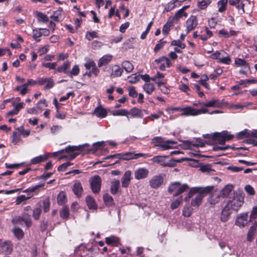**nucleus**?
I'll use <instances>...</instances> for the list:
<instances>
[{"mask_svg":"<svg viewBox=\"0 0 257 257\" xmlns=\"http://www.w3.org/2000/svg\"><path fill=\"white\" fill-rule=\"evenodd\" d=\"M244 194L240 192H234L232 197L229 198L222 208L220 219L223 222H227L232 211L237 212L244 203Z\"/></svg>","mask_w":257,"mask_h":257,"instance_id":"nucleus-1","label":"nucleus"},{"mask_svg":"<svg viewBox=\"0 0 257 257\" xmlns=\"http://www.w3.org/2000/svg\"><path fill=\"white\" fill-rule=\"evenodd\" d=\"M89 146V145L88 144H85L82 145H79L78 146H69L66 148L65 152L66 154L62 155L60 158L59 159H62L66 158L68 160H73L74 159L78 154L79 151L81 152L84 150L85 148ZM64 153V150H61L57 152H54L52 154L53 156H56L57 154L63 153Z\"/></svg>","mask_w":257,"mask_h":257,"instance_id":"nucleus-2","label":"nucleus"},{"mask_svg":"<svg viewBox=\"0 0 257 257\" xmlns=\"http://www.w3.org/2000/svg\"><path fill=\"white\" fill-rule=\"evenodd\" d=\"M189 187L186 184H182L180 182H176L172 183L168 188V191L177 196L189 189Z\"/></svg>","mask_w":257,"mask_h":257,"instance_id":"nucleus-3","label":"nucleus"},{"mask_svg":"<svg viewBox=\"0 0 257 257\" xmlns=\"http://www.w3.org/2000/svg\"><path fill=\"white\" fill-rule=\"evenodd\" d=\"M213 189L212 186H206L203 187L199 192L196 197L191 201V205L194 207H198L202 203V200L205 196L210 192Z\"/></svg>","mask_w":257,"mask_h":257,"instance_id":"nucleus-4","label":"nucleus"},{"mask_svg":"<svg viewBox=\"0 0 257 257\" xmlns=\"http://www.w3.org/2000/svg\"><path fill=\"white\" fill-rule=\"evenodd\" d=\"M182 116H196L201 114H205L208 112V109L206 108L196 109L192 107H186L182 108Z\"/></svg>","mask_w":257,"mask_h":257,"instance_id":"nucleus-5","label":"nucleus"},{"mask_svg":"<svg viewBox=\"0 0 257 257\" xmlns=\"http://www.w3.org/2000/svg\"><path fill=\"white\" fill-rule=\"evenodd\" d=\"M13 248L14 245L11 241L0 238V254H10Z\"/></svg>","mask_w":257,"mask_h":257,"instance_id":"nucleus-6","label":"nucleus"},{"mask_svg":"<svg viewBox=\"0 0 257 257\" xmlns=\"http://www.w3.org/2000/svg\"><path fill=\"white\" fill-rule=\"evenodd\" d=\"M211 186L213 187V189L208 193L209 196L207 198V201L212 206H214L220 202L221 196L217 190L214 189V186Z\"/></svg>","mask_w":257,"mask_h":257,"instance_id":"nucleus-7","label":"nucleus"},{"mask_svg":"<svg viewBox=\"0 0 257 257\" xmlns=\"http://www.w3.org/2000/svg\"><path fill=\"white\" fill-rule=\"evenodd\" d=\"M44 186V184H39L38 185L35 186L34 187H32L31 188H30L28 189H27L25 192L28 193V195H20L17 197V204H20L22 202L26 200L27 199H29L31 198L33 195L31 194L30 193L35 192L38 190L39 188L43 187Z\"/></svg>","mask_w":257,"mask_h":257,"instance_id":"nucleus-8","label":"nucleus"},{"mask_svg":"<svg viewBox=\"0 0 257 257\" xmlns=\"http://www.w3.org/2000/svg\"><path fill=\"white\" fill-rule=\"evenodd\" d=\"M91 190L94 193H98L100 191L101 179L98 175L91 177L89 180Z\"/></svg>","mask_w":257,"mask_h":257,"instance_id":"nucleus-9","label":"nucleus"},{"mask_svg":"<svg viewBox=\"0 0 257 257\" xmlns=\"http://www.w3.org/2000/svg\"><path fill=\"white\" fill-rule=\"evenodd\" d=\"M227 104L223 100H220L219 99H211L207 102H200L198 103L201 106L206 107H215L220 108L223 105Z\"/></svg>","mask_w":257,"mask_h":257,"instance_id":"nucleus-10","label":"nucleus"},{"mask_svg":"<svg viewBox=\"0 0 257 257\" xmlns=\"http://www.w3.org/2000/svg\"><path fill=\"white\" fill-rule=\"evenodd\" d=\"M155 62L161 70H164L166 67H170L172 66V63L169 58L164 56L155 60Z\"/></svg>","mask_w":257,"mask_h":257,"instance_id":"nucleus-11","label":"nucleus"},{"mask_svg":"<svg viewBox=\"0 0 257 257\" xmlns=\"http://www.w3.org/2000/svg\"><path fill=\"white\" fill-rule=\"evenodd\" d=\"M187 34L193 30L198 25V20L195 16H191L186 23Z\"/></svg>","mask_w":257,"mask_h":257,"instance_id":"nucleus-12","label":"nucleus"},{"mask_svg":"<svg viewBox=\"0 0 257 257\" xmlns=\"http://www.w3.org/2000/svg\"><path fill=\"white\" fill-rule=\"evenodd\" d=\"M142 157L147 158L149 157V155L146 154H134L133 153L128 152L124 154H122L121 160L128 161L132 159H137Z\"/></svg>","mask_w":257,"mask_h":257,"instance_id":"nucleus-13","label":"nucleus"},{"mask_svg":"<svg viewBox=\"0 0 257 257\" xmlns=\"http://www.w3.org/2000/svg\"><path fill=\"white\" fill-rule=\"evenodd\" d=\"M247 213H242L238 215L235 221V224L239 227H244L247 223Z\"/></svg>","mask_w":257,"mask_h":257,"instance_id":"nucleus-14","label":"nucleus"},{"mask_svg":"<svg viewBox=\"0 0 257 257\" xmlns=\"http://www.w3.org/2000/svg\"><path fill=\"white\" fill-rule=\"evenodd\" d=\"M149 171L148 169L144 168H139L134 172L135 178L137 180H141L147 177Z\"/></svg>","mask_w":257,"mask_h":257,"instance_id":"nucleus-15","label":"nucleus"},{"mask_svg":"<svg viewBox=\"0 0 257 257\" xmlns=\"http://www.w3.org/2000/svg\"><path fill=\"white\" fill-rule=\"evenodd\" d=\"M132 179V172L130 170L125 171L121 178V186L123 188H127L130 184Z\"/></svg>","mask_w":257,"mask_h":257,"instance_id":"nucleus-16","label":"nucleus"},{"mask_svg":"<svg viewBox=\"0 0 257 257\" xmlns=\"http://www.w3.org/2000/svg\"><path fill=\"white\" fill-rule=\"evenodd\" d=\"M163 183V178L161 175L155 176L150 181V185L153 188H158Z\"/></svg>","mask_w":257,"mask_h":257,"instance_id":"nucleus-17","label":"nucleus"},{"mask_svg":"<svg viewBox=\"0 0 257 257\" xmlns=\"http://www.w3.org/2000/svg\"><path fill=\"white\" fill-rule=\"evenodd\" d=\"M206 136L208 138H212L214 141L218 142L220 145H223L226 142L222 133H215L213 134H207Z\"/></svg>","mask_w":257,"mask_h":257,"instance_id":"nucleus-18","label":"nucleus"},{"mask_svg":"<svg viewBox=\"0 0 257 257\" xmlns=\"http://www.w3.org/2000/svg\"><path fill=\"white\" fill-rule=\"evenodd\" d=\"M167 157L166 156H157L153 157L151 160L154 163L160 164L163 167L170 166V163L165 161V158Z\"/></svg>","mask_w":257,"mask_h":257,"instance_id":"nucleus-19","label":"nucleus"},{"mask_svg":"<svg viewBox=\"0 0 257 257\" xmlns=\"http://www.w3.org/2000/svg\"><path fill=\"white\" fill-rule=\"evenodd\" d=\"M233 186L231 184L225 185L220 191L219 193L222 198H227L233 189Z\"/></svg>","mask_w":257,"mask_h":257,"instance_id":"nucleus-20","label":"nucleus"},{"mask_svg":"<svg viewBox=\"0 0 257 257\" xmlns=\"http://www.w3.org/2000/svg\"><path fill=\"white\" fill-rule=\"evenodd\" d=\"M38 83L39 85H42L46 84L45 87V89H48L52 88L54 86V82L51 78H40L38 79Z\"/></svg>","mask_w":257,"mask_h":257,"instance_id":"nucleus-21","label":"nucleus"},{"mask_svg":"<svg viewBox=\"0 0 257 257\" xmlns=\"http://www.w3.org/2000/svg\"><path fill=\"white\" fill-rule=\"evenodd\" d=\"M73 191L77 197H80L83 193V188L79 181H76L73 185Z\"/></svg>","mask_w":257,"mask_h":257,"instance_id":"nucleus-22","label":"nucleus"},{"mask_svg":"<svg viewBox=\"0 0 257 257\" xmlns=\"http://www.w3.org/2000/svg\"><path fill=\"white\" fill-rule=\"evenodd\" d=\"M257 226L255 224L250 227L246 236V239L248 241H252L254 239L256 233Z\"/></svg>","mask_w":257,"mask_h":257,"instance_id":"nucleus-23","label":"nucleus"},{"mask_svg":"<svg viewBox=\"0 0 257 257\" xmlns=\"http://www.w3.org/2000/svg\"><path fill=\"white\" fill-rule=\"evenodd\" d=\"M112 56L111 55H105L102 57L98 62V66L101 67L103 66H105L108 64L112 60Z\"/></svg>","mask_w":257,"mask_h":257,"instance_id":"nucleus-24","label":"nucleus"},{"mask_svg":"<svg viewBox=\"0 0 257 257\" xmlns=\"http://www.w3.org/2000/svg\"><path fill=\"white\" fill-rule=\"evenodd\" d=\"M105 242L107 244L117 246L119 244V239L115 236H110L105 238Z\"/></svg>","mask_w":257,"mask_h":257,"instance_id":"nucleus-25","label":"nucleus"},{"mask_svg":"<svg viewBox=\"0 0 257 257\" xmlns=\"http://www.w3.org/2000/svg\"><path fill=\"white\" fill-rule=\"evenodd\" d=\"M238 33L239 31H235L233 30H230L229 32H228L225 29H222L219 31L218 34L227 39L231 36H236Z\"/></svg>","mask_w":257,"mask_h":257,"instance_id":"nucleus-26","label":"nucleus"},{"mask_svg":"<svg viewBox=\"0 0 257 257\" xmlns=\"http://www.w3.org/2000/svg\"><path fill=\"white\" fill-rule=\"evenodd\" d=\"M94 114L98 117L104 118L107 115V112L105 108L101 106H98L95 108Z\"/></svg>","mask_w":257,"mask_h":257,"instance_id":"nucleus-27","label":"nucleus"},{"mask_svg":"<svg viewBox=\"0 0 257 257\" xmlns=\"http://www.w3.org/2000/svg\"><path fill=\"white\" fill-rule=\"evenodd\" d=\"M85 201L87 205L90 209H96L97 208V205L93 198L91 196H87L85 198Z\"/></svg>","mask_w":257,"mask_h":257,"instance_id":"nucleus-28","label":"nucleus"},{"mask_svg":"<svg viewBox=\"0 0 257 257\" xmlns=\"http://www.w3.org/2000/svg\"><path fill=\"white\" fill-rule=\"evenodd\" d=\"M51 18L55 21L60 22L63 19V16L62 14V9L59 8L58 10L54 12Z\"/></svg>","mask_w":257,"mask_h":257,"instance_id":"nucleus-29","label":"nucleus"},{"mask_svg":"<svg viewBox=\"0 0 257 257\" xmlns=\"http://www.w3.org/2000/svg\"><path fill=\"white\" fill-rule=\"evenodd\" d=\"M70 67V62L69 61H65L62 65L59 66L56 70V72H63L65 74H68V69Z\"/></svg>","mask_w":257,"mask_h":257,"instance_id":"nucleus-30","label":"nucleus"},{"mask_svg":"<svg viewBox=\"0 0 257 257\" xmlns=\"http://www.w3.org/2000/svg\"><path fill=\"white\" fill-rule=\"evenodd\" d=\"M188 14L180 9L179 10L171 19L173 22L178 23L179 20L183 17H187Z\"/></svg>","mask_w":257,"mask_h":257,"instance_id":"nucleus-31","label":"nucleus"},{"mask_svg":"<svg viewBox=\"0 0 257 257\" xmlns=\"http://www.w3.org/2000/svg\"><path fill=\"white\" fill-rule=\"evenodd\" d=\"M122 72V69L118 65H114L112 68L111 76L112 77H119L121 75Z\"/></svg>","mask_w":257,"mask_h":257,"instance_id":"nucleus-32","label":"nucleus"},{"mask_svg":"<svg viewBox=\"0 0 257 257\" xmlns=\"http://www.w3.org/2000/svg\"><path fill=\"white\" fill-rule=\"evenodd\" d=\"M177 144V142L173 141V140H166L164 141L163 143L161 145L160 147L163 150H167L173 149L172 147V145H175Z\"/></svg>","mask_w":257,"mask_h":257,"instance_id":"nucleus-33","label":"nucleus"},{"mask_svg":"<svg viewBox=\"0 0 257 257\" xmlns=\"http://www.w3.org/2000/svg\"><path fill=\"white\" fill-rule=\"evenodd\" d=\"M120 182L118 180L114 179L111 183L110 192L112 194H115L118 191Z\"/></svg>","mask_w":257,"mask_h":257,"instance_id":"nucleus-34","label":"nucleus"},{"mask_svg":"<svg viewBox=\"0 0 257 257\" xmlns=\"http://www.w3.org/2000/svg\"><path fill=\"white\" fill-rule=\"evenodd\" d=\"M179 2V0H172L168 3L165 6V9L163 11V13L170 12L173 10L177 7L176 3Z\"/></svg>","mask_w":257,"mask_h":257,"instance_id":"nucleus-35","label":"nucleus"},{"mask_svg":"<svg viewBox=\"0 0 257 257\" xmlns=\"http://www.w3.org/2000/svg\"><path fill=\"white\" fill-rule=\"evenodd\" d=\"M128 114L131 115L132 117H143V113L142 111L136 107H134L128 111Z\"/></svg>","mask_w":257,"mask_h":257,"instance_id":"nucleus-36","label":"nucleus"},{"mask_svg":"<svg viewBox=\"0 0 257 257\" xmlns=\"http://www.w3.org/2000/svg\"><path fill=\"white\" fill-rule=\"evenodd\" d=\"M48 158V157L46 155H41L32 159L31 161V163L32 164H37L38 163L45 162L47 160Z\"/></svg>","mask_w":257,"mask_h":257,"instance_id":"nucleus-37","label":"nucleus"},{"mask_svg":"<svg viewBox=\"0 0 257 257\" xmlns=\"http://www.w3.org/2000/svg\"><path fill=\"white\" fill-rule=\"evenodd\" d=\"M111 114L114 116H126L128 114V111L126 109H121L111 111Z\"/></svg>","mask_w":257,"mask_h":257,"instance_id":"nucleus-38","label":"nucleus"},{"mask_svg":"<svg viewBox=\"0 0 257 257\" xmlns=\"http://www.w3.org/2000/svg\"><path fill=\"white\" fill-rule=\"evenodd\" d=\"M143 88L147 94H151L155 90V86L151 82H147L145 83Z\"/></svg>","mask_w":257,"mask_h":257,"instance_id":"nucleus-39","label":"nucleus"},{"mask_svg":"<svg viewBox=\"0 0 257 257\" xmlns=\"http://www.w3.org/2000/svg\"><path fill=\"white\" fill-rule=\"evenodd\" d=\"M67 201V197L64 192H60L57 197V203L60 205H63Z\"/></svg>","mask_w":257,"mask_h":257,"instance_id":"nucleus-40","label":"nucleus"},{"mask_svg":"<svg viewBox=\"0 0 257 257\" xmlns=\"http://www.w3.org/2000/svg\"><path fill=\"white\" fill-rule=\"evenodd\" d=\"M121 66L123 69L127 73L131 72L134 69L133 65L127 61H123L122 63Z\"/></svg>","mask_w":257,"mask_h":257,"instance_id":"nucleus-41","label":"nucleus"},{"mask_svg":"<svg viewBox=\"0 0 257 257\" xmlns=\"http://www.w3.org/2000/svg\"><path fill=\"white\" fill-rule=\"evenodd\" d=\"M234 64L238 67H242L244 68L249 67L248 63L244 59L241 58H235Z\"/></svg>","mask_w":257,"mask_h":257,"instance_id":"nucleus-42","label":"nucleus"},{"mask_svg":"<svg viewBox=\"0 0 257 257\" xmlns=\"http://www.w3.org/2000/svg\"><path fill=\"white\" fill-rule=\"evenodd\" d=\"M247 4L249 5V2L248 0H243L240 4L237 6L236 8L240 15H242L245 13L244 7Z\"/></svg>","mask_w":257,"mask_h":257,"instance_id":"nucleus-43","label":"nucleus"},{"mask_svg":"<svg viewBox=\"0 0 257 257\" xmlns=\"http://www.w3.org/2000/svg\"><path fill=\"white\" fill-rule=\"evenodd\" d=\"M103 200L106 206H111L113 205V199L108 193H106L103 195Z\"/></svg>","mask_w":257,"mask_h":257,"instance_id":"nucleus-44","label":"nucleus"},{"mask_svg":"<svg viewBox=\"0 0 257 257\" xmlns=\"http://www.w3.org/2000/svg\"><path fill=\"white\" fill-rule=\"evenodd\" d=\"M203 187H193L192 188L188 194L187 197H185V199L186 201H189V199L192 197V196L197 192H199Z\"/></svg>","mask_w":257,"mask_h":257,"instance_id":"nucleus-45","label":"nucleus"},{"mask_svg":"<svg viewBox=\"0 0 257 257\" xmlns=\"http://www.w3.org/2000/svg\"><path fill=\"white\" fill-rule=\"evenodd\" d=\"M164 141L162 137H156L152 139L151 143L156 147H161Z\"/></svg>","mask_w":257,"mask_h":257,"instance_id":"nucleus-46","label":"nucleus"},{"mask_svg":"<svg viewBox=\"0 0 257 257\" xmlns=\"http://www.w3.org/2000/svg\"><path fill=\"white\" fill-rule=\"evenodd\" d=\"M228 0H220L218 2V12L222 13L224 12L226 9V5Z\"/></svg>","mask_w":257,"mask_h":257,"instance_id":"nucleus-47","label":"nucleus"},{"mask_svg":"<svg viewBox=\"0 0 257 257\" xmlns=\"http://www.w3.org/2000/svg\"><path fill=\"white\" fill-rule=\"evenodd\" d=\"M250 221L252 222L253 221L256 226H257V206L252 208L250 215Z\"/></svg>","mask_w":257,"mask_h":257,"instance_id":"nucleus-48","label":"nucleus"},{"mask_svg":"<svg viewBox=\"0 0 257 257\" xmlns=\"http://www.w3.org/2000/svg\"><path fill=\"white\" fill-rule=\"evenodd\" d=\"M32 36L36 41L40 42L41 40L40 38L42 36L41 29H34L32 32Z\"/></svg>","mask_w":257,"mask_h":257,"instance_id":"nucleus-49","label":"nucleus"},{"mask_svg":"<svg viewBox=\"0 0 257 257\" xmlns=\"http://www.w3.org/2000/svg\"><path fill=\"white\" fill-rule=\"evenodd\" d=\"M173 21L172 20H168L166 24L164 26L162 30L163 33L164 35H167L169 31H170V27L172 26L173 24Z\"/></svg>","mask_w":257,"mask_h":257,"instance_id":"nucleus-50","label":"nucleus"},{"mask_svg":"<svg viewBox=\"0 0 257 257\" xmlns=\"http://www.w3.org/2000/svg\"><path fill=\"white\" fill-rule=\"evenodd\" d=\"M60 217L64 219H67L69 215V210L68 207H64L60 211Z\"/></svg>","mask_w":257,"mask_h":257,"instance_id":"nucleus-51","label":"nucleus"},{"mask_svg":"<svg viewBox=\"0 0 257 257\" xmlns=\"http://www.w3.org/2000/svg\"><path fill=\"white\" fill-rule=\"evenodd\" d=\"M79 71L80 69L78 66L77 65H75L73 66L71 71H68V74L67 75H69L70 77L72 78L73 76L78 75Z\"/></svg>","mask_w":257,"mask_h":257,"instance_id":"nucleus-52","label":"nucleus"},{"mask_svg":"<svg viewBox=\"0 0 257 257\" xmlns=\"http://www.w3.org/2000/svg\"><path fill=\"white\" fill-rule=\"evenodd\" d=\"M17 91H19V93L22 95H25L29 91L28 86L25 83L24 84L17 86Z\"/></svg>","mask_w":257,"mask_h":257,"instance_id":"nucleus-53","label":"nucleus"},{"mask_svg":"<svg viewBox=\"0 0 257 257\" xmlns=\"http://www.w3.org/2000/svg\"><path fill=\"white\" fill-rule=\"evenodd\" d=\"M48 106L47 101L46 99H43L40 100L37 103V106H36L37 109L39 111V112H41L42 110V109L44 107H47Z\"/></svg>","mask_w":257,"mask_h":257,"instance_id":"nucleus-54","label":"nucleus"},{"mask_svg":"<svg viewBox=\"0 0 257 257\" xmlns=\"http://www.w3.org/2000/svg\"><path fill=\"white\" fill-rule=\"evenodd\" d=\"M50 200L49 197L45 198L43 202V210L45 212H47L50 210Z\"/></svg>","mask_w":257,"mask_h":257,"instance_id":"nucleus-55","label":"nucleus"},{"mask_svg":"<svg viewBox=\"0 0 257 257\" xmlns=\"http://www.w3.org/2000/svg\"><path fill=\"white\" fill-rule=\"evenodd\" d=\"M42 213L41 205L39 207L36 208L33 210V217L36 220H38L40 218V216Z\"/></svg>","mask_w":257,"mask_h":257,"instance_id":"nucleus-56","label":"nucleus"},{"mask_svg":"<svg viewBox=\"0 0 257 257\" xmlns=\"http://www.w3.org/2000/svg\"><path fill=\"white\" fill-rule=\"evenodd\" d=\"M209 77L206 74H204L201 76V79L199 81L200 84L202 85L207 89H209V85L206 83V81L208 80Z\"/></svg>","mask_w":257,"mask_h":257,"instance_id":"nucleus-57","label":"nucleus"},{"mask_svg":"<svg viewBox=\"0 0 257 257\" xmlns=\"http://www.w3.org/2000/svg\"><path fill=\"white\" fill-rule=\"evenodd\" d=\"M211 0H202L198 3V7L203 10L207 8V7L211 3Z\"/></svg>","mask_w":257,"mask_h":257,"instance_id":"nucleus-58","label":"nucleus"},{"mask_svg":"<svg viewBox=\"0 0 257 257\" xmlns=\"http://www.w3.org/2000/svg\"><path fill=\"white\" fill-rule=\"evenodd\" d=\"M104 146V142H98L93 144V149L92 151L94 152L97 151L98 150L101 149Z\"/></svg>","mask_w":257,"mask_h":257,"instance_id":"nucleus-59","label":"nucleus"},{"mask_svg":"<svg viewBox=\"0 0 257 257\" xmlns=\"http://www.w3.org/2000/svg\"><path fill=\"white\" fill-rule=\"evenodd\" d=\"M85 37L88 40L91 41L94 38H97L98 35L96 32L90 31L86 33Z\"/></svg>","mask_w":257,"mask_h":257,"instance_id":"nucleus-60","label":"nucleus"},{"mask_svg":"<svg viewBox=\"0 0 257 257\" xmlns=\"http://www.w3.org/2000/svg\"><path fill=\"white\" fill-rule=\"evenodd\" d=\"M225 54H226V56L219 59L218 62L224 64L229 65L231 63V60L230 56L226 53Z\"/></svg>","mask_w":257,"mask_h":257,"instance_id":"nucleus-61","label":"nucleus"},{"mask_svg":"<svg viewBox=\"0 0 257 257\" xmlns=\"http://www.w3.org/2000/svg\"><path fill=\"white\" fill-rule=\"evenodd\" d=\"M171 45L178 46L181 49H184L186 47L185 44L180 40L172 41Z\"/></svg>","mask_w":257,"mask_h":257,"instance_id":"nucleus-62","label":"nucleus"},{"mask_svg":"<svg viewBox=\"0 0 257 257\" xmlns=\"http://www.w3.org/2000/svg\"><path fill=\"white\" fill-rule=\"evenodd\" d=\"M128 82L131 83H135L140 80V76L136 74H133L128 77Z\"/></svg>","mask_w":257,"mask_h":257,"instance_id":"nucleus-63","label":"nucleus"},{"mask_svg":"<svg viewBox=\"0 0 257 257\" xmlns=\"http://www.w3.org/2000/svg\"><path fill=\"white\" fill-rule=\"evenodd\" d=\"M222 53H225V52L223 50L220 51H217L214 53L212 54L210 56V57L213 59H217L219 60V59H220V55Z\"/></svg>","mask_w":257,"mask_h":257,"instance_id":"nucleus-64","label":"nucleus"}]
</instances>
